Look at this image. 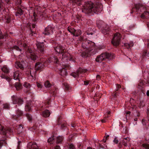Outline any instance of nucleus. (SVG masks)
Instances as JSON below:
<instances>
[{"mask_svg": "<svg viewBox=\"0 0 149 149\" xmlns=\"http://www.w3.org/2000/svg\"><path fill=\"white\" fill-rule=\"evenodd\" d=\"M102 10V6L99 3L96 4L94 6L93 3L91 2H88L83 6L82 11L86 13H88L93 12L95 13H100Z\"/></svg>", "mask_w": 149, "mask_h": 149, "instance_id": "1", "label": "nucleus"}, {"mask_svg": "<svg viewBox=\"0 0 149 149\" xmlns=\"http://www.w3.org/2000/svg\"><path fill=\"white\" fill-rule=\"evenodd\" d=\"M54 49L56 52L58 54L64 53L62 54L63 61V62L65 60L72 61V57L69 53L67 52H65V48L62 46L61 45H59L55 47Z\"/></svg>", "mask_w": 149, "mask_h": 149, "instance_id": "2", "label": "nucleus"}, {"mask_svg": "<svg viewBox=\"0 0 149 149\" xmlns=\"http://www.w3.org/2000/svg\"><path fill=\"white\" fill-rule=\"evenodd\" d=\"M59 60H58V58L55 57H50L49 58L48 60L44 62L43 63H37L35 65V68L36 70H41L43 68L44 66H45V63H49L52 61H54L56 63H58Z\"/></svg>", "mask_w": 149, "mask_h": 149, "instance_id": "3", "label": "nucleus"}, {"mask_svg": "<svg viewBox=\"0 0 149 149\" xmlns=\"http://www.w3.org/2000/svg\"><path fill=\"white\" fill-rule=\"evenodd\" d=\"M18 44L19 45L23 46L25 49V50L26 51L27 54L28 53L29 54L28 55L30 56L31 60L34 61L37 58V56L34 53L32 52V51L31 48L28 46L26 44L23 43L22 42L21 43L20 41L18 42Z\"/></svg>", "mask_w": 149, "mask_h": 149, "instance_id": "4", "label": "nucleus"}, {"mask_svg": "<svg viewBox=\"0 0 149 149\" xmlns=\"http://www.w3.org/2000/svg\"><path fill=\"white\" fill-rule=\"evenodd\" d=\"M112 57L110 54L105 53L102 54L100 56L97 57L95 60L97 62H100L102 61L106 60L107 59H110Z\"/></svg>", "mask_w": 149, "mask_h": 149, "instance_id": "5", "label": "nucleus"}, {"mask_svg": "<svg viewBox=\"0 0 149 149\" xmlns=\"http://www.w3.org/2000/svg\"><path fill=\"white\" fill-rule=\"evenodd\" d=\"M121 37V35L119 33H117L114 34L111 41V42L114 46H117L119 45Z\"/></svg>", "mask_w": 149, "mask_h": 149, "instance_id": "6", "label": "nucleus"}, {"mask_svg": "<svg viewBox=\"0 0 149 149\" xmlns=\"http://www.w3.org/2000/svg\"><path fill=\"white\" fill-rule=\"evenodd\" d=\"M88 41H86L82 43V46L83 48L84 49H86L85 51V54H89L91 55V52L93 50V49H89L88 47L89 45H88Z\"/></svg>", "mask_w": 149, "mask_h": 149, "instance_id": "7", "label": "nucleus"}, {"mask_svg": "<svg viewBox=\"0 0 149 149\" xmlns=\"http://www.w3.org/2000/svg\"><path fill=\"white\" fill-rule=\"evenodd\" d=\"M13 103V104H17L18 105H21L23 103V100L22 99L17 97L15 95L12 96Z\"/></svg>", "mask_w": 149, "mask_h": 149, "instance_id": "8", "label": "nucleus"}, {"mask_svg": "<svg viewBox=\"0 0 149 149\" xmlns=\"http://www.w3.org/2000/svg\"><path fill=\"white\" fill-rule=\"evenodd\" d=\"M54 29L50 26H48L46 28L43 34L45 35H48L53 33Z\"/></svg>", "mask_w": 149, "mask_h": 149, "instance_id": "9", "label": "nucleus"}, {"mask_svg": "<svg viewBox=\"0 0 149 149\" xmlns=\"http://www.w3.org/2000/svg\"><path fill=\"white\" fill-rule=\"evenodd\" d=\"M63 65L64 67H63L61 68H59L58 69L60 74L63 76H64L67 75L66 69L68 66L65 65Z\"/></svg>", "mask_w": 149, "mask_h": 149, "instance_id": "10", "label": "nucleus"}, {"mask_svg": "<svg viewBox=\"0 0 149 149\" xmlns=\"http://www.w3.org/2000/svg\"><path fill=\"white\" fill-rule=\"evenodd\" d=\"M68 30L70 32L73 33V34H74V35L76 36H78L79 35L81 34V31L79 30L78 31V33H77L76 30L75 29H72L70 28H68Z\"/></svg>", "mask_w": 149, "mask_h": 149, "instance_id": "11", "label": "nucleus"}, {"mask_svg": "<svg viewBox=\"0 0 149 149\" xmlns=\"http://www.w3.org/2000/svg\"><path fill=\"white\" fill-rule=\"evenodd\" d=\"M37 48L40 51V52L42 53L43 52L44 49V45L43 42H37L36 43Z\"/></svg>", "mask_w": 149, "mask_h": 149, "instance_id": "12", "label": "nucleus"}, {"mask_svg": "<svg viewBox=\"0 0 149 149\" xmlns=\"http://www.w3.org/2000/svg\"><path fill=\"white\" fill-rule=\"evenodd\" d=\"M27 146L29 149H38L37 145L35 143H29Z\"/></svg>", "mask_w": 149, "mask_h": 149, "instance_id": "13", "label": "nucleus"}, {"mask_svg": "<svg viewBox=\"0 0 149 149\" xmlns=\"http://www.w3.org/2000/svg\"><path fill=\"white\" fill-rule=\"evenodd\" d=\"M21 73L18 70L15 71L14 73L13 78L15 80H17L19 79V76H20Z\"/></svg>", "mask_w": 149, "mask_h": 149, "instance_id": "14", "label": "nucleus"}, {"mask_svg": "<svg viewBox=\"0 0 149 149\" xmlns=\"http://www.w3.org/2000/svg\"><path fill=\"white\" fill-rule=\"evenodd\" d=\"M24 66L23 62H20L17 61L15 62V66L17 68H20L21 69H22L23 68Z\"/></svg>", "mask_w": 149, "mask_h": 149, "instance_id": "15", "label": "nucleus"}, {"mask_svg": "<svg viewBox=\"0 0 149 149\" xmlns=\"http://www.w3.org/2000/svg\"><path fill=\"white\" fill-rule=\"evenodd\" d=\"M81 68H80L79 70L78 71H77L76 72L72 73L71 75L74 78H76L79 76L80 74L81 73Z\"/></svg>", "mask_w": 149, "mask_h": 149, "instance_id": "16", "label": "nucleus"}, {"mask_svg": "<svg viewBox=\"0 0 149 149\" xmlns=\"http://www.w3.org/2000/svg\"><path fill=\"white\" fill-rule=\"evenodd\" d=\"M31 102L27 103L25 106V109L26 111H30L31 110Z\"/></svg>", "mask_w": 149, "mask_h": 149, "instance_id": "17", "label": "nucleus"}, {"mask_svg": "<svg viewBox=\"0 0 149 149\" xmlns=\"http://www.w3.org/2000/svg\"><path fill=\"white\" fill-rule=\"evenodd\" d=\"M141 17L142 19L149 18V13L147 11L145 12L141 15Z\"/></svg>", "mask_w": 149, "mask_h": 149, "instance_id": "18", "label": "nucleus"}, {"mask_svg": "<svg viewBox=\"0 0 149 149\" xmlns=\"http://www.w3.org/2000/svg\"><path fill=\"white\" fill-rule=\"evenodd\" d=\"M50 113L48 110H46L44 111L42 113V115L43 117H47L49 116Z\"/></svg>", "mask_w": 149, "mask_h": 149, "instance_id": "19", "label": "nucleus"}, {"mask_svg": "<svg viewBox=\"0 0 149 149\" xmlns=\"http://www.w3.org/2000/svg\"><path fill=\"white\" fill-rule=\"evenodd\" d=\"M15 86L17 90H19L22 88V85L19 83H15Z\"/></svg>", "mask_w": 149, "mask_h": 149, "instance_id": "20", "label": "nucleus"}, {"mask_svg": "<svg viewBox=\"0 0 149 149\" xmlns=\"http://www.w3.org/2000/svg\"><path fill=\"white\" fill-rule=\"evenodd\" d=\"M0 131L4 135H6L7 131L4 128V127L0 124Z\"/></svg>", "mask_w": 149, "mask_h": 149, "instance_id": "21", "label": "nucleus"}, {"mask_svg": "<svg viewBox=\"0 0 149 149\" xmlns=\"http://www.w3.org/2000/svg\"><path fill=\"white\" fill-rule=\"evenodd\" d=\"M1 70L3 72L5 73H8L9 72V70L6 65H4L1 68Z\"/></svg>", "mask_w": 149, "mask_h": 149, "instance_id": "22", "label": "nucleus"}, {"mask_svg": "<svg viewBox=\"0 0 149 149\" xmlns=\"http://www.w3.org/2000/svg\"><path fill=\"white\" fill-rule=\"evenodd\" d=\"M124 45L127 47V48L129 49L130 47L133 46V43L132 42H131L130 43H125L124 44Z\"/></svg>", "mask_w": 149, "mask_h": 149, "instance_id": "23", "label": "nucleus"}, {"mask_svg": "<svg viewBox=\"0 0 149 149\" xmlns=\"http://www.w3.org/2000/svg\"><path fill=\"white\" fill-rule=\"evenodd\" d=\"M23 14V11L21 9H19L18 10L17 12L15 13V15L16 16H20Z\"/></svg>", "mask_w": 149, "mask_h": 149, "instance_id": "24", "label": "nucleus"}, {"mask_svg": "<svg viewBox=\"0 0 149 149\" xmlns=\"http://www.w3.org/2000/svg\"><path fill=\"white\" fill-rule=\"evenodd\" d=\"M63 136H59L57 138L56 142L57 143H61L63 140Z\"/></svg>", "mask_w": 149, "mask_h": 149, "instance_id": "25", "label": "nucleus"}, {"mask_svg": "<svg viewBox=\"0 0 149 149\" xmlns=\"http://www.w3.org/2000/svg\"><path fill=\"white\" fill-rule=\"evenodd\" d=\"M128 139H129V138L127 137H126L123 140V144L125 146L127 145V143L129 142V140Z\"/></svg>", "mask_w": 149, "mask_h": 149, "instance_id": "26", "label": "nucleus"}, {"mask_svg": "<svg viewBox=\"0 0 149 149\" xmlns=\"http://www.w3.org/2000/svg\"><path fill=\"white\" fill-rule=\"evenodd\" d=\"M46 88H49L51 86V84L49 81H47L45 82L44 84Z\"/></svg>", "mask_w": 149, "mask_h": 149, "instance_id": "27", "label": "nucleus"}, {"mask_svg": "<svg viewBox=\"0 0 149 149\" xmlns=\"http://www.w3.org/2000/svg\"><path fill=\"white\" fill-rule=\"evenodd\" d=\"M142 123L143 125H146L149 124V121L146 120L144 119H143L142 120Z\"/></svg>", "mask_w": 149, "mask_h": 149, "instance_id": "28", "label": "nucleus"}, {"mask_svg": "<svg viewBox=\"0 0 149 149\" xmlns=\"http://www.w3.org/2000/svg\"><path fill=\"white\" fill-rule=\"evenodd\" d=\"M23 114L22 111L19 110H17L16 111V116L17 117H18L20 116H22Z\"/></svg>", "mask_w": 149, "mask_h": 149, "instance_id": "29", "label": "nucleus"}, {"mask_svg": "<svg viewBox=\"0 0 149 149\" xmlns=\"http://www.w3.org/2000/svg\"><path fill=\"white\" fill-rule=\"evenodd\" d=\"M142 146L145 149H149V144L147 143L143 144Z\"/></svg>", "mask_w": 149, "mask_h": 149, "instance_id": "30", "label": "nucleus"}, {"mask_svg": "<svg viewBox=\"0 0 149 149\" xmlns=\"http://www.w3.org/2000/svg\"><path fill=\"white\" fill-rule=\"evenodd\" d=\"M3 107L5 109H8L9 108V104L7 103H4L3 104Z\"/></svg>", "mask_w": 149, "mask_h": 149, "instance_id": "31", "label": "nucleus"}, {"mask_svg": "<svg viewBox=\"0 0 149 149\" xmlns=\"http://www.w3.org/2000/svg\"><path fill=\"white\" fill-rule=\"evenodd\" d=\"M26 116L29 121H31L32 120V117L31 115L28 113H26Z\"/></svg>", "mask_w": 149, "mask_h": 149, "instance_id": "32", "label": "nucleus"}, {"mask_svg": "<svg viewBox=\"0 0 149 149\" xmlns=\"http://www.w3.org/2000/svg\"><path fill=\"white\" fill-rule=\"evenodd\" d=\"M73 3H76L78 4H80L82 0H71Z\"/></svg>", "mask_w": 149, "mask_h": 149, "instance_id": "33", "label": "nucleus"}, {"mask_svg": "<svg viewBox=\"0 0 149 149\" xmlns=\"http://www.w3.org/2000/svg\"><path fill=\"white\" fill-rule=\"evenodd\" d=\"M54 136H52L50 138H49L48 139L47 141L48 142L50 143H52V142L54 140Z\"/></svg>", "mask_w": 149, "mask_h": 149, "instance_id": "34", "label": "nucleus"}, {"mask_svg": "<svg viewBox=\"0 0 149 149\" xmlns=\"http://www.w3.org/2000/svg\"><path fill=\"white\" fill-rule=\"evenodd\" d=\"M65 88L66 90H70V87L67 84H65Z\"/></svg>", "mask_w": 149, "mask_h": 149, "instance_id": "35", "label": "nucleus"}, {"mask_svg": "<svg viewBox=\"0 0 149 149\" xmlns=\"http://www.w3.org/2000/svg\"><path fill=\"white\" fill-rule=\"evenodd\" d=\"M24 86V87L27 88H29L30 87V85L29 84L27 83H25Z\"/></svg>", "mask_w": 149, "mask_h": 149, "instance_id": "36", "label": "nucleus"}, {"mask_svg": "<svg viewBox=\"0 0 149 149\" xmlns=\"http://www.w3.org/2000/svg\"><path fill=\"white\" fill-rule=\"evenodd\" d=\"M91 29L90 28L88 29V30L86 31V33L87 35H92L93 33L92 32H91L89 33L88 32L91 31Z\"/></svg>", "mask_w": 149, "mask_h": 149, "instance_id": "37", "label": "nucleus"}, {"mask_svg": "<svg viewBox=\"0 0 149 149\" xmlns=\"http://www.w3.org/2000/svg\"><path fill=\"white\" fill-rule=\"evenodd\" d=\"M6 143L4 140L0 141V148H1L2 146L3 145L4 143Z\"/></svg>", "mask_w": 149, "mask_h": 149, "instance_id": "38", "label": "nucleus"}, {"mask_svg": "<svg viewBox=\"0 0 149 149\" xmlns=\"http://www.w3.org/2000/svg\"><path fill=\"white\" fill-rule=\"evenodd\" d=\"M14 49H15L17 51H21V49H19V48L17 46H14Z\"/></svg>", "mask_w": 149, "mask_h": 149, "instance_id": "39", "label": "nucleus"}, {"mask_svg": "<svg viewBox=\"0 0 149 149\" xmlns=\"http://www.w3.org/2000/svg\"><path fill=\"white\" fill-rule=\"evenodd\" d=\"M69 148L70 149H75V148L72 144H71L69 145Z\"/></svg>", "mask_w": 149, "mask_h": 149, "instance_id": "40", "label": "nucleus"}, {"mask_svg": "<svg viewBox=\"0 0 149 149\" xmlns=\"http://www.w3.org/2000/svg\"><path fill=\"white\" fill-rule=\"evenodd\" d=\"M118 141L117 138H115L113 141L114 143L115 144H117L118 143Z\"/></svg>", "mask_w": 149, "mask_h": 149, "instance_id": "41", "label": "nucleus"}, {"mask_svg": "<svg viewBox=\"0 0 149 149\" xmlns=\"http://www.w3.org/2000/svg\"><path fill=\"white\" fill-rule=\"evenodd\" d=\"M101 121L102 123H105L107 121V119L106 118V117H104L103 119H102L101 120Z\"/></svg>", "mask_w": 149, "mask_h": 149, "instance_id": "42", "label": "nucleus"}, {"mask_svg": "<svg viewBox=\"0 0 149 149\" xmlns=\"http://www.w3.org/2000/svg\"><path fill=\"white\" fill-rule=\"evenodd\" d=\"M37 87L38 88H41L42 87V85L40 83H37Z\"/></svg>", "mask_w": 149, "mask_h": 149, "instance_id": "43", "label": "nucleus"}, {"mask_svg": "<svg viewBox=\"0 0 149 149\" xmlns=\"http://www.w3.org/2000/svg\"><path fill=\"white\" fill-rule=\"evenodd\" d=\"M18 128L21 130V131H19V132L18 133L19 134H20L22 132V130L23 129V127H22V126L21 125H19Z\"/></svg>", "mask_w": 149, "mask_h": 149, "instance_id": "44", "label": "nucleus"}, {"mask_svg": "<svg viewBox=\"0 0 149 149\" xmlns=\"http://www.w3.org/2000/svg\"><path fill=\"white\" fill-rule=\"evenodd\" d=\"M144 105V103L143 102H140V107H143Z\"/></svg>", "mask_w": 149, "mask_h": 149, "instance_id": "45", "label": "nucleus"}, {"mask_svg": "<svg viewBox=\"0 0 149 149\" xmlns=\"http://www.w3.org/2000/svg\"><path fill=\"white\" fill-rule=\"evenodd\" d=\"M147 54V50H144L143 51V55L144 56H146Z\"/></svg>", "mask_w": 149, "mask_h": 149, "instance_id": "46", "label": "nucleus"}, {"mask_svg": "<svg viewBox=\"0 0 149 149\" xmlns=\"http://www.w3.org/2000/svg\"><path fill=\"white\" fill-rule=\"evenodd\" d=\"M147 115L148 118V120L149 121V109H148L147 112Z\"/></svg>", "mask_w": 149, "mask_h": 149, "instance_id": "47", "label": "nucleus"}, {"mask_svg": "<svg viewBox=\"0 0 149 149\" xmlns=\"http://www.w3.org/2000/svg\"><path fill=\"white\" fill-rule=\"evenodd\" d=\"M84 84L85 85H88L89 84V82L88 81H84Z\"/></svg>", "mask_w": 149, "mask_h": 149, "instance_id": "48", "label": "nucleus"}, {"mask_svg": "<svg viewBox=\"0 0 149 149\" xmlns=\"http://www.w3.org/2000/svg\"><path fill=\"white\" fill-rule=\"evenodd\" d=\"M10 21V18H7V19L6 22L8 23H9Z\"/></svg>", "mask_w": 149, "mask_h": 149, "instance_id": "49", "label": "nucleus"}, {"mask_svg": "<svg viewBox=\"0 0 149 149\" xmlns=\"http://www.w3.org/2000/svg\"><path fill=\"white\" fill-rule=\"evenodd\" d=\"M116 86L117 88H118V89H117V90L120 87V86L118 84H116Z\"/></svg>", "mask_w": 149, "mask_h": 149, "instance_id": "50", "label": "nucleus"}, {"mask_svg": "<svg viewBox=\"0 0 149 149\" xmlns=\"http://www.w3.org/2000/svg\"><path fill=\"white\" fill-rule=\"evenodd\" d=\"M96 78L97 79L99 80L100 79V76L99 75H97L96 76Z\"/></svg>", "mask_w": 149, "mask_h": 149, "instance_id": "51", "label": "nucleus"}, {"mask_svg": "<svg viewBox=\"0 0 149 149\" xmlns=\"http://www.w3.org/2000/svg\"><path fill=\"white\" fill-rule=\"evenodd\" d=\"M55 149H61V148L59 146H56L55 147Z\"/></svg>", "mask_w": 149, "mask_h": 149, "instance_id": "52", "label": "nucleus"}, {"mask_svg": "<svg viewBox=\"0 0 149 149\" xmlns=\"http://www.w3.org/2000/svg\"><path fill=\"white\" fill-rule=\"evenodd\" d=\"M1 31L0 30V38H2V36L1 34Z\"/></svg>", "mask_w": 149, "mask_h": 149, "instance_id": "53", "label": "nucleus"}, {"mask_svg": "<svg viewBox=\"0 0 149 149\" xmlns=\"http://www.w3.org/2000/svg\"><path fill=\"white\" fill-rule=\"evenodd\" d=\"M110 113V111H109V110H108L107 111L106 114H107L108 115H109V114Z\"/></svg>", "mask_w": 149, "mask_h": 149, "instance_id": "54", "label": "nucleus"}, {"mask_svg": "<svg viewBox=\"0 0 149 149\" xmlns=\"http://www.w3.org/2000/svg\"><path fill=\"white\" fill-rule=\"evenodd\" d=\"M17 3L18 4H20L21 3V0H17Z\"/></svg>", "mask_w": 149, "mask_h": 149, "instance_id": "55", "label": "nucleus"}, {"mask_svg": "<svg viewBox=\"0 0 149 149\" xmlns=\"http://www.w3.org/2000/svg\"><path fill=\"white\" fill-rule=\"evenodd\" d=\"M146 95L147 96H149V91H147L146 92Z\"/></svg>", "mask_w": 149, "mask_h": 149, "instance_id": "56", "label": "nucleus"}, {"mask_svg": "<svg viewBox=\"0 0 149 149\" xmlns=\"http://www.w3.org/2000/svg\"><path fill=\"white\" fill-rule=\"evenodd\" d=\"M112 96H113L114 97H116V93H114L112 95Z\"/></svg>", "mask_w": 149, "mask_h": 149, "instance_id": "57", "label": "nucleus"}, {"mask_svg": "<svg viewBox=\"0 0 149 149\" xmlns=\"http://www.w3.org/2000/svg\"><path fill=\"white\" fill-rule=\"evenodd\" d=\"M138 118H134V121H137Z\"/></svg>", "mask_w": 149, "mask_h": 149, "instance_id": "58", "label": "nucleus"}, {"mask_svg": "<svg viewBox=\"0 0 149 149\" xmlns=\"http://www.w3.org/2000/svg\"><path fill=\"white\" fill-rule=\"evenodd\" d=\"M130 111H127V112L126 114H130Z\"/></svg>", "mask_w": 149, "mask_h": 149, "instance_id": "59", "label": "nucleus"}, {"mask_svg": "<svg viewBox=\"0 0 149 149\" xmlns=\"http://www.w3.org/2000/svg\"><path fill=\"white\" fill-rule=\"evenodd\" d=\"M87 149H95L94 148L92 149V148L91 147H89L87 148Z\"/></svg>", "mask_w": 149, "mask_h": 149, "instance_id": "60", "label": "nucleus"}, {"mask_svg": "<svg viewBox=\"0 0 149 149\" xmlns=\"http://www.w3.org/2000/svg\"><path fill=\"white\" fill-rule=\"evenodd\" d=\"M137 116H140V113H138Z\"/></svg>", "mask_w": 149, "mask_h": 149, "instance_id": "61", "label": "nucleus"}, {"mask_svg": "<svg viewBox=\"0 0 149 149\" xmlns=\"http://www.w3.org/2000/svg\"><path fill=\"white\" fill-rule=\"evenodd\" d=\"M21 143V142L20 141H19L18 143V146H19V143Z\"/></svg>", "mask_w": 149, "mask_h": 149, "instance_id": "62", "label": "nucleus"}, {"mask_svg": "<svg viewBox=\"0 0 149 149\" xmlns=\"http://www.w3.org/2000/svg\"><path fill=\"white\" fill-rule=\"evenodd\" d=\"M31 73V76L32 77H33V76L32 74H31V73Z\"/></svg>", "mask_w": 149, "mask_h": 149, "instance_id": "63", "label": "nucleus"}, {"mask_svg": "<svg viewBox=\"0 0 149 149\" xmlns=\"http://www.w3.org/2000/svg\"><path fill=\"white\" fill-rule=\"evenodd\" d=\"M147 25H148V27H149V24H147Z\"/></svg>", "mask_w": 149, "mask_h": 149, "instance_id": "64", "label": "nucleus"}]
</instances>
